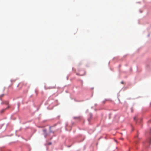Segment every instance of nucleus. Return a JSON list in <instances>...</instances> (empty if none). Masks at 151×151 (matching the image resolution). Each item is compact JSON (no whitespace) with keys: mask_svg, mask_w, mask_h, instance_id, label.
Masks as SVG:
<instances>
[{"mask_svg":"<svg viewBox=\"0 0 151 151\" xmlns=\"http://www.w3.org/2000/svg\"><path fill=\"white\" fill-rule=\"evenodd\" d=\"M121 83H122V84H123V81H122V82H121Z\"/></svg>","mask_w":151,"mask_h":151,"instance_id":"0eeeda50","label":"nucleus"},{"mask_svg":"<svg viewBox=\"0 0 151 151\" xmlns=\"http://www.w3.org/2000/svg\"><path fill=\"white\" fill-rule=\"evenodd\" d=\"M151 143V142H150V143Z\"/></svg>","mask_w":151,"mask_h":151,"instance_id":"1a4fd4ad","label":"nucleus"},{"mask_svg":"<svg viewBox=\"0 0 151 151\" xmlns=\"http://www.w3.org/2000/svg\"><path fill=\"white\" fill-rule=\"evenodd\" d=\"M9 107V106H8V107L7 108H6V109H1V111H0V113H3L5 111V110L6 109H8Z\"/></svg>","mask_w":151,"mask_h":151,"instance_id":"f257e3e1","label":"nucleus"},{"mask_svg":"<svg viewBox=\"0 0 151 151\" xmlns=\"http://www.w3.org/2000/svg\"><path fill=\"white\" fill-rule=\"evenodd\" d=\"M134 120H136V116H135V117H134Z\"/></svg>","mask_w":151,"mask_h":151,"instance_id":"423d86ee","label":"nucleus"},{"mask_svg":"<svg viewBox=\"0 0 151 151\" xmlns=\"http://www.w3.org/2000/svg\"><path fill=\"white\" fill-rule=\"evenodd\" d=\"M2 104H5L8 105L9 104V102L8 101H3L2 103Z\"/></svg>","mask_w":151,"mask_h":151,"instance_id":"f03ea898","label":"nucleus"},{"mask_svg":"<svg viewBox=\"0 0 151 151\" xmlns=\"http://www.w3.org/2000/svg\"><path fill=\"white\" fill-rule=\"evenodd\" d=\"M150 132L151 133V129H150Z\"/></svg>","mask_w":151,"mask_h":151,"instance_id":"6e6552de","label":"nucleus"},{"mask_svg":"<svg viewBox=\"0 0 151 151\" xmlns=\"http://www.w3.org/2000/svg\"><path fill=\"white\" fill-rule=\"evenodd\" d=\"M43 131L44 133V135L45 137H46L47 136V134H46V129H44L43 130Z\"/></svg>","mask_w":151,"mask_h":151,"instance_id":"7ed1b4c3","label":"nucleus"},{"mask_svg":"<svg viewBox=\"0 0 151 151\" xmlns=\"http://www.w3.org/2000/svg\"><path fill=\"white\" fill-rule=\"evenodd\" d=\"M74 118H78L79 119H81V117L79 116V117H75Z\"/></svg>","mask_w":151,"mask_h":151,"instance_id":"39448f33","label":"nucleus"},{"mask_svg":"<svg viewBox=\"0 0 151 151\" xmlns=\"http://www.w3.org/2000/svg\"><path fill=\"white\" fill-rule=\"evenodd\" d=\"M4 96V94L1 95H0V99H1V98L2 97H3Z\"/></svg>","mask_w":151,"mask_h":151,"instance_id":"20e7f679","label":"nucleus"}]
</instances>
